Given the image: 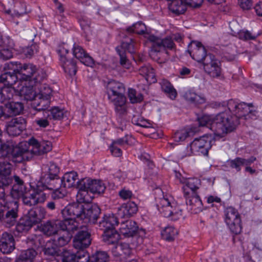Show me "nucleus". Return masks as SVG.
Returning <instances> with one entry per match:
<instances>
[{
  "label": "nucleus",
  "instance_id": "f257e3e1",
  "mask_svg": "<svg viewBox=\"0 0 262 262\" xmlns=\"http://www.w3.org/2000/svg\"><path fill=\"white\" fill-rule=\"evenodd\" d=\"M125 92V86L120 82L112 80L107 83L106 93L107 99L114 105L116 113L120 116L127 113V100Z\"/></svg>",
  "mask_w": 262,
  "mask_h": 262
},
{
  "label": "nucleus",
  "instance_id": "f03ea898",
  "mask_svg": "<svg viewBox=\"0 0 262 262\" xmlns=\"http://www.w3.org/2000/svg\"><path fill=\"white\" fill-rule=\"evenodd\" d=\"M26 143L17 145L12 140L7 141L1 145L0 158L10 155V158L14 163H21L32 158L31 152L28 150Z\"/></svg>",
  "mask_w": 262,
  "mask_h": 262
},
{
  "label": "nucleus",
  "instance_id": "7ed1b4c3",
  "mask_svg": "<svg viewBox=\"0 0 262 262\" xmlns=\"http://www.w3.org/2000/svg\"><path fill=\"white\" fill-rule=\"evenodd\" d=\"M156 193L162 196H156L155 200L157 209L164 216L173 221H177L182 217V210L171 195L164 194L161 189H157Z\"/></svg>",
  "mask_w": 262,
  "mask_h": 262
},
{
  "label": "nucleus",
  "instance_id": "20e7f679",
  "mask_svg": "<svg viewBox=\"0 0 262 262\" xmlns=\"http://www.w3.org/2000/svg\"><path fill=\"white\" fill-rule=\"evenodd\" d=\"M148 40L152 43L150 56L159 63L165 62L168 58L167 49L172 50L176 47L169 36L162 39L154 35H150Z\"/></svg>",
  "mask_w": 262,
  "mask_h": 262
},
{
  "label": "nucleus",
  "instance_id": "39448f33",
  "mask_svg": "<svg viewBox=\"0 0 262 262\" xmlns=\"http://www.w3.org/2000/svg\"><path fill=\"white\" fill-rule=\"evenodd\" d=\"M239 124L237 117H234L228 110L219 113L214 117L212 125V131L220 135L233 131Z\"/></svg>",
  "mask_w": 262,
  "mask_h": 262
},
{
  "label": "nucleus",
  "instance_id": "423d86ee",
  "mask_svg": "<svg viewBox=\"0 0 262 262\" xmlns=\"http://www.w3.org/2000/svg\"><path fill=\"white\" fill-rule=\"evenodd\" d=\"M228 111L238 118L245 120H255L257 117V111L254 108L252 103L238 102L235 100L230 99L227 102Z\"/></svg>",
  "mask_w": 262,
  "mask_h": 262
},
{
  "label": "nucleus",
  "instance_id": "0eeeda50",
  "mask_svg": "<svg viewBox=\"0 0 262 262\" xmlns=\"http://www.w3.org/2000/svg\"><path fill=\"white\" fill-rule=\"evenodd\" d=\"M5 196V190L0 187V205L7 209L5 215L1 218L3 223L7 227L13 226L18 217V204L16 200L8 201Z\"/></svg>",
  "mask_w": 262,
  "mask_h": 262
},
{
  "label": "nucleus",
  "instance_id": "6e6552de",
  "mask_svg": "<svg viewBox=\"0 0 262 262\" xmlns=\"http://www.w3.org/2000/svg\"><path fill=\"white\" fill-rule=\"evenodd\" d=\"M225 222L231 232L235 234H240L242 231L241 215L235 208L230 206L224 210Z\"/></svg>",
  "mask_w": 262,
  "mask_h": 262
},
{
  "label": "nucleus",
  "instance_id": "1a4fd4ad",
  "mask_svg": "<svg viewBox=\"0 0 262 262\" xmlns=\"http://www.w3.org/2000/svg\"><path fill=\"white\" fill-rule=\"evenodd\" d=\"M211 137L207 136L195 139L187 147V150L190 151L187 155L207 156L208 150L211 147Z\"/></svg>",
  "mask_w": 262,
  "mask_h": 262
},
{
  "label": "nucleus",
  "instance_id": "9d476101",
  "mask_svg": "<svg viewBox=\"0 0 262 262\" xmlns=\"http://www.w3.org/2000/svg\"><path fill=\"white\" fill-rule=\"evenodd\" d=\"M116 50L119 54L120 58V63L126 69H129L130 64L127 59L125 52L130 53L135 52L134 41L131 37H126L121 42V45L116 48Z\"/></svg>",
  "mask_w": 262,
  "mask_h": 262
},
{
  "label": "nucleus",
  "instance_id": "9b49d317",
  "mask_svg": "<svg viewBox=\"0 0 262 262\" xmlns=\"http://www.w3.org/2000/svg\"><path fill=\"white\" fill-rule=\"evenodd\" d=\"M205 71L212 77H219L222 72L220 62L212 54H208L203 62Z\"/></svg>",
  "mask_w": 262,
  "mask_h": 262
},
{
  "label": "nucleus",
  "instance_id": "f8f14e48",
  "mask_svg": "<svg viewBox=\"0 0 262 262\" xmlns=\"http://www.w3.org/2000/svg\"><path fill=\"white\" fill-rule=\"evenodd\" d=\"M188 52L192 58L199 62H203L208 55L204 46L201 42L192 41L191 42Z\"/></svg>",
  "mask_w": 262,
  "mask_h": 262
},
{
  "label": "nucleus",
  "instance_id": "ddd939ff",
  "mask_svg": "<svg viewBox=\"0 0 262 262\" xmlns=\"http://www.w3.org/2000/svg\"><path fill=\"white\" fill-rule=\"evenodd\" d=\"M26 120L21 117H17L11 119L6 125V131L10 136H16L19 135L26 128Z\"/></svg>",
  "mask_w": 262,
  "mask_h": 262
},
{
  "label": "nucleus",
  "instance_id": "4468645a",
  "mask_svg": "<svg viewBox=\"0 0 262 262\" xmlns=\"http://www.w3.org/2000/svg\"><path fill=\"white\" fill-rule=\"evenodd\" d=\"M83 212V205L78 203L69 204L62 210L63 217L73 218L81 220Z\"/></svg>",
  "mask_w": 262,
  "mask_h": 262
},
{
  "label": "nucleus",
  "instance_id": "2eb2a0df",
  "mask_svg": "<svg viewBox=\"0 0 262 262\" xmlns=\"http://www.w3.org/2000/svg\"><path fill=\"white\" fill-rule=\"evenodd\" d=\"M83 228L84 229L79 231L73 239V246L76 249L83 250L85 249L91 243L90 234L84 230L86 229L85 226Z\"/></svg>",
  "mask_w": 262,
  "mask_h": 262
},
{
  "label": "nucleus",
  "instance_id": "dca6fc26",
  "mask_svg": "<svg viewBox=\"0 0 262 262\" xmlns=\"http://www.w3.org/2000/svg\"><path fill=\"white\" fill-rule=\"evenodd\" d=\"M60 257L62 262H88L89 258L88 253L84 251L75 254L67 250H63Z\"/></svg>",
  "mask_w": 262,
  "mask_h": 262
},
{
  "label": "nucleus",
  "instance_id": "f3484780",
  "mask_svg": "<svg viewBox=\"0 0 262 262\" xmlns=\"http://www.w3.org/2000/svg\"><path fill=\"white\" fill-rule=\"evenodd\" d=\"M64 220L59 221L60 229L66 231L67 233L72 234L79 229H82L84 225L79 222L78 220L73 218L63 217Z\"/></svg>",
  "mask_w": 262,
  "mask_h": 262
},
{
  "label": "nucleus",
  "instance_id": "a211bd4d",
  "mask_svg": "<svg viewBox=\"0 0 262 262\" xmlns=\"http://www.w3.org/2000/svg\"><path fill=\"white\" fill-rule=\"evenodd\" d=\"M11 169L9 162L0 161V187L4 189V186H8L12 183Z\"/></svg>",
  "mask_w": 262,
  "mask_h": 262
},
{
  "label": "nucleus",
  "instance_id": "6ab92c4d",
  "mask_svg": "<svg viewBox=\"0 0 262 262\" xmlns=\"http://www.w3.org/2000/svg\"><path fill=\"white\" fill-rule=\"evenodd\" d=\"M36 69V67L31 63L22 64L20 63L18 71L20 81H32V76L35 74Z\"/></svg>",
  "mask_w": 262,
  "mask_h": 262
},
{
  "label": "nucleus",
  "instance_id": "aec40b11",
  "mask_svg": "<svg viewBox=\"0 0 262 262\" xmlns=\"http://www.w3.org/2000/svg\"><path fill=\"white\" fill-rule=\"evenodd\" d=\"M72 50L73 55L81 63L89 67H92L94 65L93 59L85 52L81 46L74 43Z\"/></svg>",
  "mask_w": 262,
  "mask_h": 262
},
{
  "label": "nucleus",
  "instance_id": "412c9836",
  "mask_svg": "<svg viewBox=\"0 0 262 262\" xmlns=\"http://www.w3.org/2000/svg\"><path fill=\"white\" fill-rule=\"evenodd\" d=\"M138 210L137 205L134 202L129 201L122 204L118 208L117 214L121 218H129L136 214Z\"/></svg>",
  "mask_w": 262,
  "mask_h": 262
},
{
  "label": "nucleus",
  "instance_id": "4be33fe9",
  "mask_svg": "<svg viewBox=\"0 0 262 262\" xmlns=\"http://www.w3.org/2000/svg\"><path fill=\"white\" fill-rule=\"evenodd\" d=\"M15 249V241L13 236L5 232L0 238V251L4 254H9Z\"/></svg>",
  "mask_w": 262,
  "mask_h": 262
},
{
  "label": "nucleus",
  "instance_id": "5701e85b",
  "mask_svg": "<svg viewBox=\"0 0 262 262\" xmlns=\"http://www.w3.org/2000/svg\"><path fill=\"white\" fill-rule=\"evenodd\" d=\"M39 230L45 235L51 236L58 233L60 229L59 222L58 220H49L41 224Z\"/></svg>",
  "mask_w": 262,
  "mask_h": 262
},
{
  "label": "nucleus",
  "instance_id": "b1692460",
  "mask_svg": "<svg viewBox=\"0 0 262 262\" xmlns=\"http://www.w3.org/2000/svg\"><path fill=\"white\" fill-rule=\"evenodd\" d=\"M184 197L186 204L192 213H198L203 210V203L197 194L188 195V196Z\"/></svg>",
  "mask_w": 262,
  "mask_h": 262
},
{
  "label": "nucleus",
  "instance_id": "393cba45",
  "mask_svg": "<svg viewBox=\"0 0 262 262\" xmlns=\"http://www.w3.org/2000/svg\"><path fill=\"white\" fill-rule=\"evenodd\" d=\"M77 187L78 189L76 195L77 201L79 204L83 203H89L92 201V197L89 194V189H88L84 182L81 180L77 182Z\"/></svg>",
  "mask_w": 262,
  "mask_h": 262
},
{
  "label": "nucleus",
  "instance_id": "a878e982",
  "mask_svg": "<svg viewBox=\"0 0 262 262\" xmlns=\"http://www.w3.org/2000/svg\"><path fill=\"white\" fill-rule=\"evenodd\" d=\"M138 226L136 222L132 220H126L120 224V232L126 237H132L138 231Z\"/></svg>",
  "mask_w": 262,
  "mask_h": 262
},
{
  "label": "nucleus",
  "instance_id": "bb28decb",
  "mask_svg": "<svg viewBox=\"0 0 262 262\" xmlns=\"http://www.w3.org/2000/svg\"><path fill=\"white\" fill-rule=\"evenodd\" d=\"M46 211L42 207H37L31 209L25 217L28 220L30 223L33 225L40 223L45 217Z\"/></svg>",
  "mask_w": 262,
  "mask_h": 262
},
{
  "label": "nucleus",
  "instance_id": "cd10ccee",
  "mask_svg": "<svg viewBox=\"0 0 262 262\" xmlns=\"http://www.w3.org/2000/svg\"><path fill=\"white\" fill-rule=\"evenodd\" d=\"M119 224V221L113 213L104 214L102 219L99 223V226L101 230L115 229Z\"/></svg>",
  "mask_w": 262,
  "mask_h": 262
},
{
  "label": "nucleus",
  "instance_id": "c85d7f7f",
  "mask_svg": "<svg viewBox=\"0 0 262 262\" xmlns=\"http://www.w3.org/2000/svg\"><path fill=\"white\" fill-rule=\"evenodd\" d=\"M100 212V209L96 205L92 206L86 209L83 207L81 220H84V222H91L95 223L97 221Z\"/></svg>",
  "mask_w": 262,
  "mask_h": 262
},
{
  "label": "nucleus",
  "instance_id": "c756f323",
  "mask_svg": "<svg viewBox=\"0 0 262 262\" xmlns=\"http://www.w3.org/2000/svg\"><path fill=\"white\" fill-rule=\"evenodd\" d=\"M82 180L84 182L90 191L93 193H102L104 192L105 189V185L102 181L91 180L88 178Z\"/></svg>",
  "mask_w": 262,
  "mask_h": 262
},
{
  "label": "nucleus",
  "instance_id": "7c9ffc66",
  "mask_svg": "<svg viewBox=\"0 0 262 262\" xmlns=\"http://www.w3.org/2000/svg\"><path fill=\"white\" fill-rule=\"evenodd\" d=\"M77 176L76 172H67L63 175L61 180H57L56 183L57 184V186L61 185L64 188H69L75 185V182L78 179Z\"/></svg>",
  "mask_w": 262,
  "mask_h": 262
},
{
  "label": "nucleus",
  "instance_id": "2f4dec72",
  "mask_svg": "<svg viewBox=\"0 0 262 262\" xmlns=\"http://www.w3.org/2000/svg\"><path fill=\"white\" fill-rule=\"evenodd\" d=\"M0 80L1 82L5 83V85L8 86H12L18 83V84L22 81L19 79L18 73H13L11 72H5L0 76ZM16 88H19V85Z\"/></svg>",
  "mask_w": 262,
  "mask_h": 262
},
{
  "label": "nucleus",
  "instance_id": "473e14b6",
  "mask_svg": "<svg viewBox=\"0 0 262 262\" xmlns=\"http://www.w3.org/2000/svg\"><path fill=\"white\" fill-rule=\"evenodd\" d=\"M200 181L197 178H189L186 180L185 184L183 187L184 196L195 194V191L199 189Z\"/></svg>",
  "mask_w": 262,
  "mask_h": 262
},
{
  "label": "nucleus",
  "instance_id": "72a5a7b5",
  "mask_svg": "<svg viewBox=\"0 0 262 262\" xmlns=\"http://www.w3.org/2000/svg\"><path fill=\"white\" fill-rule=\"evenodd\" d=\"M103 230V241L104 243L107 245H116L118 243L120 239V234L115 229Z\"/></svg>",
  "mask_w": 262,
  "mask_h": 262
},
{
  "label": "nucleus",
  "instance_id": "f704fd0d",
  "mask_svg": "<svg viewBox=\"0 0 262 262\" xmlns=\"http://www.w3.org/2000/svg\"><path fill=\"white\" fill-rule=\"evenodd\" d=\"M6 13L12 16H20L27 13L26 5L24 2H15L14 7H9Z\"/></svg>",
  "mask_w": 262,
  "mask_h": 262
},
{
  "label": "nucleus",
  "instance_id": "c9c22d12",
  "mask_svg": "<svg viewBox=\"0 0 262 262\" xmlns=\"http://www.w3.org/2000/svg\"><path fill=\"white\" fill-rule=\"evenodd\" d=\"M7 117L19 115L24 109L23 104L19 102H10L5 104Z\"/></svg>",
  "mask_w": 262,
  "mask_h": 262
},
{
  "label": "nucleus",
  "instance_id": "e433bc0d",
  "mask_svg": "<svg viewBox=\"0 0 262 262\" xmlns=\"http://www.w3.org/2000/svg\"><path fill=\"white\" fill-rule=\"evenodd\" d=\"M60 63L64 71L70 76H74L77 72L76 63L73 59L68 60L67 57H62Z\"/></svg>",
  "mask_w": 262,
  "mask_h": 262
},
{
  "label": "nucleus",
  "instance_id": "4c0bfd02",
  "mask_svg": "<svg viewBox=\"0 0 262 262\" xmlns=\"http://www.w3.org/2000/svg\"><path fill=\"white\" fill-rule=\"evenodd\" d=\"M66 111L59 106H54L51 109L44 112L43 115L47 116L49 119L60 120L63 118Z\"/></svg>",
  "mask_w": 262,
  "mask_h": 262
},
{
  "label": "nucleus",
  "instance_id": "58836bf2",
  "mask_svg": "<svg viewBox=\"0 0 262 262\" xmlns=\"http://www.w3.org/2000/svg\"><path fill=\"white\" fill-rule=\"evenodd\" d=\"M37 252L33 248L23 250L17 256L15 262H33Z\"/></svg>",
  "mask_w": 262,
  "mask_h": 262
},
{
  "label": "nucleus",
  "instance_id": "ea45409f",
  "mask_svg": "<svg viewBox=\"0 0 262 262\" xmlns=\"http://www.w3.org/2000/svg\"><path fill=\"white\" fill-rule=\"evenodd\" d=\"M141 75L144 77L149 83H155L157 81L154 69L150 66L142 67L139 70Z\"/></svg>",
  "mask_w": 262,
  "mask_h": 262
},
{
  "label": "nucleus",
  "instance_id": "a19ab883",
  "mask_svg": "<svg viewBox=\"0 0 262 262\" xmlns=\"http://www.w3.org/2000/svg\"><path fill=\"white\" fill-rule=\"evenodd\" d=\"M47 170L45 171V176L42 178V181L48 180H54L58 177L59 172V168L54 163H50L49 165L46 166Z\"/></svg>",
  "mask_w": 262,
  "mask_h": 262
},
{
  "label": "nucleus",
  "instance_id": "79ce46f5",
  "mask_svg": "<svg viewBox=\"0 0 262 262\" xmlns=\"http://www.w3.org/2000/svg\"><path fill=\"white\" fill-rule=\"evenodd\" d=\"M50 105V99L46 98L45 97H38L36 95L34 99L33 100L32 102V107L36 110L38 111H46V110L49 107Z\"/></svg>",
  "mask_w": 262,
  "mask_h": 262
},
{
  "label": "nucleus",
  "instance_id": "37998d69",
  "mask_svg": "<svg viewBox=\"0 0 262 262\" xmlns=\"http://www.w3.org/2000/svg\"><path fill=\"white\" fill-rule=\"evenodd\" d=\"M184 97L186 100L194 104H203L206 101L205 97L197 94L192 90L186 91L184 94Z\"/></svg>",
  "mask_w": 262,
  "mask_h": 262
},
{
  "label": "nucleus",
  "instance_id": "c03bdc74",
  "mask_svg": "<svg viewBox=\"0 0 262 262\" xmlns=\"http://www.w3.org/2000/svg\"><path fill=\"white\" fill-rule=\"evenodd\" d=\"M162 90L171 99H174L177 93L172 84L167 80L162 79L160 82Z\"/></svg>",
  "mask_w": 262,
  "mask_h": 262
},
{
  "label": "nucleus",
  "instance_id": "a18cd8bd",
  "mask_svg": "<svg viewBox=\"0 0 262 262\" xmlns=\"http://www.w3.org/2000/svg\"><path fill=\"white\" fill-rule=\"evenodd\" d=\"M178 232L173 226H168L161 231V236L163 239L166 241H172L174 239Z\"/></svg>",
  "mask_w": 262,
  "mask_h": 262
},
{
  "label": "nucleus",
  "instance_id": "49530a36",
  "mask_svg": "<svg viewBox=\"0 0 262 262\" xmlns=\"http://www.w3.org/2000/svg\"><path fill=\"white\" fill-rule=\"evenodd\" d=\"M15 88L5 85L0 90V102L3 103L13 98Z\"/></svg>",
  "mask_w": 262,
  "mask_h": 262
},
{
  "label": "nucleus",
  "instance_id": "de8ad7c7",
  "mask_svg": "<svg viewBox=\"0 0 262 262\" xmlns=\"http://www.w3.org/2000/svg\"><path fill=\"white\" fill-rule=\"evenodd\" d=\"M12 48L8 47L3 40L2 38L0 41V59L8 60L13 56Z\"/></svg>",
  "mask_w": 262,
  "mask_h": 262
},
{
  "label": "nucleus",
  "instance_id": "09e8293b",
  "mask_svg": "<svg viewBox=\"0 0 262 262\" xmlns=\"http://www.w3.org/2000/svg\"><path fill=\"white\" fill-rule=\"evenodd\" d=\"M17 91H19L20 95L24 97L26 100H32L34 99L36 96L33 86H23L20 89H17Z\"/></svg>",
  "mask_w": 262,
  "mask_h": 262
},
{
  "label": "nucleus",
  "instance_id": "8fccbe9b",
  "mask_svg": "<svg viewBox=\"0 0 262 262\" xmlns=\"http://www.w3.org/2000/svg\"><path fill=\"white\" fill-rule=\"evenodd\" d=\"M32 227L31 223L24 217L21 219L16 224L15 231L18 233H25L30 230Z\"/></svg>",
  "mask_w": 262,
  "mask_h": 262
},
{
  "label": "nucleus",
  "instance_id": "3c124183",
  "mask_svg": "<svg viewBox=\"0 0 262 262\" xmlns=\"http://www.w3.org/2000/svg\"><path fill=\"white\" fill-rule=\"evenodd\" d=\"M52 148V144L51 142L49 141H42L40 142L38 148H35L34 151L35 155L36 156L42 155L44 153L51 150Z\"/></svg>",
  "mask_w": 262,
  "mask_h": 262
},
{
  "label": "nucleus",
  "instance_id": "603ef678",
  "mask_svg": "<svg viewBox=\"0 0 262 262\" xmlns=\"http://www.w3.org/2000/svg\"><path fill=\"white\" fill-rule=\"evenodd\" d=\"M27 189L25 185H13L10 192L11 196L15 200L25 194Z\"/></svg>",
  "mask_w": 262,
  "mask_h": 262
},
{
  "label": "nucleus",
  "instance_id": "864d4df0",
  "mask_svg": "<svg viewBox=\"0 0 262 262\" xmlns=\"http://www.w3.org/2000/svg\"><path fill=\"white\" fill-rule=\"evenodd\" d=\"M91 262H107L109 260V256L106 252L98 251L93 254L91 258H89V261Z\"/></svg>",
  "mask_w": 262,
  "mask_h": 262
},
{
  "label": "nucleus",
  "instance_id": "5fc2aeb1",
  "mask_svg": "<svg viewBox=\"0 0 262 262\" xmlns=\"http://www.w3.org/2000/svg\"><path fill=\"white\" fill-rule=\"evenodd\" d=\"M214 117L208 115H203L198 118L199 124L201 126H207L212 130V125L214 122Z\"/></svg>",
  "mask_w": 262,
  "mask_h": 262
},
{
  "label": "nucleus",
  "instance_id": "6e6d98bb",
  "mask_svg": "<svg viewBox=\"0 0 262 262\" xmlns=\"http://www.w3.org/2000/svg\"><path fill=\"white\" fill-rule=\"evenodd\" d=\"M189 133L185 128L177 130L173 136V140L176 142H183L189 136Z\"/></svg>",
  "mask_w": 262,
  "mask_h": 262
},
{
  "label": "nucleus",
  "instance_id": "4d7b16f0",
  "mask_svg": "<svg viewBox=\"0 0 262 262\" xmlns=\"http://www.w3.org/2000/svg\"><path fill=\"white\" fill-rule=\"evenodd\" d=\"M39 90V93L36 95L38 97H45L49 99H51L52 90L48 85L46 84L40 85Z\"/></svg>",
  "mask_w": 262,
  "mask_h": 262
},
{
  "label": "nucleus",
  "instance_id": "13d9d810",
  "mask_svg": "<svg viewBox=\"0 0 262 262\" xmlns=\"http://www.w3.org/2000/svg\"><path fill=\"white\" fill-rule=\"evenodd\" d=\"M128 96L132 103L140 102L143 98L142 95L137 94V92L133 89H129L128 90Z\"/></svg>",
  "mask_w": 262,
  "mask_h": 262
},
{
  "label": "nucleus",
  "instance_id": "bf43d9fd",
  "mask_svg": "<svg viewBox=\"0 0 262 262\" xmlns=\"http://www.w3.org/2000/svg\"><path fill=\"white\" fill-rule=\"evenodd\" d=\"M38 51V46L36 44H32L30 46L27 47L23 49V53L27 58L32 57Z\"/></svg>",
  "mask_w": 262,
  "mask_h": 262
},
{
  "label": "nucleus",
  "instance_id": "052dcab7",
  "mask_svg": "<svg viewBox=\"0 0 262 262\" xmlns=\"http://www.w3.org/2000/svg\"><path fill=\"white\" fill-rule=\"evenodd\" d=\"M47 77V74L43 69H37L35 72V74L32 76V80H33L35 83H40L43 81Z\"/></svg>",
  "mask_w": 262,
  "mask_h": 262
},
{
  "label": "nucleus",
  "instance_id": "680f3d73",
  "mask_svg": "<svg viewBox=\"0 0 262 262\" xmlns=\"http://www.w3.org/2000/svg\"><path fill=\"white\" fill-rule=\"evenodd\" d=\"M59 187L54 189V191L52 194V197L54 199H59L63 198L67 194V188L63 187L60 185Z\"/></svg>",
  "mask_w": 262,
  "mask_h": 262
},
{
  "label": "nucleus",
  "instance_id": "e2e57ef3",
  "mask_svg": "<svg viewBox=\"0 0 262 262\" xmlns=\"http://www.w3.org/2000/svg\"><path fill=\"white\" fill-rule=\"evenodd\" d=\"M238 36L240 39L243 40H254L256 38L255 34L247 30H242L239 31Z\"/></svg>",
  "mask_w": 262,
  "mask_h": 262
},
{
  "label": "nucleus",
  "instance_id": "0e129e2a",
  "mask_svg": "<svg viewBox=\"0 0 262 262\" xmlns=\"http://www.w3.org/2000/svg\"><path fill=\"white\" fill-rule=\"evenodd\" d=\"M72 236L70 234L66 233V235L60 236L57 239L54 240L55 245L59 247H62L67 245L71 240Z\"/></svg>",
  "mask_w": 262,
  "mask_h": 262
},
{
  "label": "nucleus",
  "instance_id": "69168bd1",
  "mask_svg": "<svg viewBox=\"0 0 262 262\" xmlns=\"http://www.w3.org/2000/svg\"><path fill=\"white\" fill-rule=\"evenodd\" d=\"M32 195L36 201V204L43 202L46 199V194L39 189L33 190Z\"/></svg>",
  "mask_w": 262,
  "mask_h": 262
},
{
  "label": "nucleus",
  "instance_id": "338daca9",
  "mask_svg": "<svg viewBox=\"0 0 262 262\" xmlns=\"http://www.w3.org/2000/svg\"><path fill=\"white\" fill-rule=\"evenodd\" d=\"M21 198L23 199V201L24 204L27 206H31L37 204L36 201L32 195V193L28 194L26 191V193H25V194L23 196H21Z\"/></svg>",
  "mask_w": 262,
  "mask_h": 262
},
{
  "label": "nucleus",
  "instance_id": "774afa93",
  "mask_svg": "<svg viewBox=\"0 0 262 262\" xmlns=\"http://www.w3.org/2000/svg\"><path fill=\"white\" fill-rule=\"evenodd\" d=\"M128 30L136 34H142L145 32V26L142 23L138 22L128 29Z\"/></svg>",
  "mask_w": 262,
  "mask_h": 262
}]
</instances>
